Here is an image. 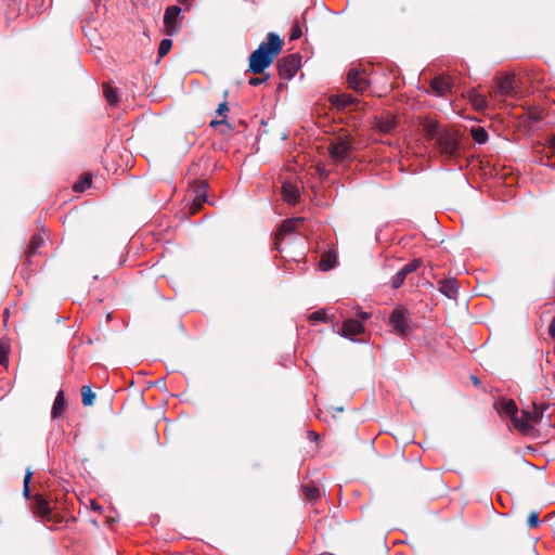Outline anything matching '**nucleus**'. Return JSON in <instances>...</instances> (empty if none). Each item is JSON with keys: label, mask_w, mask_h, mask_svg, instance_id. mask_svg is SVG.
<instances>
[{"label": "nucleus", "mask_w": 555, "mask_h": 555, "mask_svg": "<svg viewBox=\"0 0 555 555\" xmlns=\"http://www.w3.org/2000/svg\"><path fill=\"white\" fill-rule=\"evenodd\" d=\"M31 509L35 515L44 519H49L51 509L48 501L40 494H36L33 499Z\"/></svg>", "instance_id": "nucleus-15"}, {"label": "nucleus", "mask_w": 555, "mask_h": 555, "mask_svg": "<svg viewBox=\"0 0 555 555\" xmlns=\"http://www.w3.org/2000/svg\"><path fill=\"white\" fill-rule=\"evenodd\" d=\"M452 79L449 76L435 77L430 82L431 91L438 96L447 95L452 89Z\"/></svg>", "instance_id": "nucleus-14"}, {"label": "nucleus", "mask_w": 555, "mask_h": 555, "mask_svg": "<svg viewBox=\"0 0 555 555\" xmlns=\"http://www.w3.org/2000/svg\"><path fill=\"white\" fill-rule=\"evenodd\" d=\"M302 489L305 496L310 501H315L320 496V490L315 486L306 485Z\"/></svg>", "instance_id": "nucleus-29"}, {"label": "nucleus", "mask_w": 555, "mask_h": 555, "mask_svg": "<svg viewBox=\"0 0 555 555\" xmlns=\"http://www.w3.org/2000/svg\"><path fill=\"white\" fill-rule=\"evenodd\" d=\"M494 408L501 416L511 418L513 426L516 428V421H520V414L514 400L501 398L494 403Z\"/></svg>", "instance_id": "nucleus-8"}, {"label": "nucleus", "mask_w": 555, "mask_h": 555, "mask_svg": "<svg viewBox=\"0 0 555 555\" xmlns=\"http://www.w3.org/2000/svg\"><path fill=\"white\" fill-rule=\"evenodd\" d=\"M222 122H223V120H219V121H218V120H212V121L210 122V125L214 127V126L219 125V124H222Z\"/></svg>", "instance_id": "nucleus-45"}, {"label": "nucleus", "mask_w": 555, "mask_h": 555, "mask_svg": "<svg viewBox=\"0 0 555 555\" xmlns=\"http://www.w3.org/2000/svg\"><path fill=\"white\" fill-rule=\"evenodd\" d=\"M459 138L455 132L443 130L436 138V147L444 158H452L459 154Z\"/></svg>", "instance_id": "nucleus-5"}, {"label": "nucleus", "mask_w": 555, "mask_h": 555, "mask_svg": "<svg viewBox=\"0 0 555 555\" xmlns=\"http://www.w3.org/2000/svg\"><path fill=\"white\" fill-rule=\"evenodd\" d=\"M65 410V398L64 392L60 390L54 399L52 410H51V416L52 418L60 417Z\"/></svg>", "instance_id": "nucleus-21"}, {"label": "nucleus", "mask_w": 555, "mask_h": 555, "mask_svg": "<svg viewBox=\"0 0 555 555\" xmlns=\"http://www.w3.org/2000/svg\"><path fill=\"white\" fill-rule=\"evenodd\" d=\"M420 126L422 128L424 135L428 140L436 139L439 135V133L443 131L440 129L439 124L431 118L422 119Z\"/></svg>", "instance_id": "nucleus-16"}, {"label": "nucleus", "mask_w": 555, "mask_h": 555, "mask_svg": "<svg viewBox=\"0 0 555 555\" xmlns=\"http://www.w3.org/2000/svg\"><path fill=\"white\" fill-rule=\"evenodd\" d=\"M420 264H421V260L414 259V260L410 261L409 263L404 264L401 268V270L405 273V275H409L410 273L416 271L417 268L420 267Z\"/></svg>", "instance_id": "nucleus-32"}, {"label": "nucleus", "mask_w": 555, "mask_h": 555, "mask_svg": "<svg viewBox=\"0 0 555 555\" xmlns=\"http://www.w3.org/2000/svg\"><path fill=\"white\" fill-rule=\"evenodd\" d=\"M439 291L449 299H455L459 294V285L455 279H446L439 283Z\"/></svg>", "instance_id": "nucleus-17"}, {"label": "nucleus", "mask_w": 555, "mask_h": 555, "mask_svg": "<svg viewBox=\"0 0 555 555\" xmlns=\"http://www.w3.org/2000/svg\"><path fill=\"white\" fill-rule=\"evenodd\" d=\"M335 261H336V257L333 254H331V253L324 254L319 263L320 269L322 271H328L334 267Z\"/></svg>", "instance_id": "nucleus-24"}, {"label": "nucleus", "mask_w": 555, "mask_h": 555, "mask_svg": "<svg viewBox=\"0 0 555 555\" xmlns=\"http://www.w3.org/2000/svg\"><path fill=\"white\" fill-rule=\"evenodd\" d=\"M325 312L322 311V310H319V311H314L313 313H311L310 315V319L312 321H320V322H324L325 321Z\"/></svg>", "instance_id": "nucleus-37"}, {"label": "nucleus", "mask_w": 555, "mask_h": 555, "mask_svg": "<svg viewBox=\"0 0 555 555\" xmlns=\"http://www.w3.org/2000/svg\"><path fill=\"white\" fill-rule=\"evenodd\" d=\"M472 379H473L475 385L479 384V379L476 376H472Z\"/></svg>", "instance_id": "nucleus-46"}, {"label": "nucleus", "mask_w": 555, "mask_h": 555, "mask_svg": "<svg viewBox=\"0 0 555 555\" xmlns=\"http://www.w3.org/2000/svg\"><path fill=\"white\" fill-rule=\"evenodd\" d=\"M370 318H371V313L370 312L361 311V312L358 313V320H360L361 322L366 321Z\"/></svg>", "instance_id": "nucleus-41"}, {"label": "nucleus", "mask_w": 555, "mask_h": 555, "mask_svg": "<svg viewBox=\"0 0 555 555\" xmlns=\"http://www.w3.org/2000/svg\"><path fill=\"white\" fill-rule=\"evenodd\" d=\"M548 334L552 338L555 339V317L552 319V321L548 325Z\"/></svg>", "instance_id": "nucleus-40"}, {"label": "nucleus", "mask_w": 555, "mask_h": 555, "mask_svg": "<svg viewBox=\"0 0 555 555\" xmlns=\"http://www.w3.org/2000/svg\"><path fill=\"white\" fill-rule=\"evenodd\" d=\"M472 137L478 144H483L488 141V132L482 127H476L472 129Z\"/></svg>", "instance_id": "nucleus-25"}, {"label": "nucleus", "mask_w": 555, "mask_h": 555, "mask_svg": "<svg viewBox=\"0 0 555 555\" xmlns=\"http://www.w3.org/2000/svg\"><path fill=\"white\" fill-rule=\"evenodd\" d=\"M302 222H304L302 218H293V219H287V220L283 221V223L281 224V228L279 230V233L276 234V237H275V248L278 250H282L281 249L282 240L286 235L294 233L298 229V227L300 224H302Z\"/></svg>", "instance_id": "nucleus-11"}, {"label": "nucleus", "mask_w": 555, "mask_h": 555, "mask_svg": "<svg viewBox=\"0 0 555 555\" xmlns=\"http://www.w3.org/2000/svg\"><path fill=\"white\" fill-rule=\"evenodd\" d=\"M518 91L515 86L514 75H504L495 78V83L490 92V99L500 103L505 101L507 98H517Z\"/></svg>", "instance_id": "nucleus-3"}, {"label": "nucleus", "mask_w": 555, "mask_h": 555, "mask_svg": "<svg viewBox=\"0 0 555 555\" xmlns=\"http://www.w3.org/2000/svg\"><path fill=\"white\" fill-rule=\"evenodd\" d=\"M180 14H181V9L177 5H170L166 9L165 14H164V25H165L167 34L169 36H173L179 31Z\"/></svg>", "instance_id": "nucleus-9"}, {"label": "nucleus", "mask_w": 555, "mask_h": 555, "mask_svg": "<svg viewBox=\"0 0 555 555\" xmlns=\"http://www.w3.org/2000/svg\"><path fill=\"white\" fill-rule=\"evenodd\" d=\"M282 195L285 202L295 204L299 198V190L295 184L284 182L282 185Z\"/></svg>", "instance_id": "nucleus-19"}, {"label": "nucleus", "mask_w": 555, "mask_h": 555, "mask_svg": "<svg viewBox=\"0 0 555 555\" xmlns=\"http://www.w3.org/2000/svg\"><path fill=\"white\" fill-rule=\"evenodd\" d=\"M332 103L339 109L347 108L357 103V99L351 94H337L332 98Z\"/></svg>", "instance_id": "nucleus-20"}, {"label": "nucleus", "mask_w": 555, "mask_h": 555, "mask_svg": "<svg viewBox=\"0 0 555 555\" xmlns=\"http://www.w3.org/2000/svg\"><path fill=\"white\" fill-rule=\"evenodd\" d=\"M388 325L400 337H405L410 332L409 311L402 307L393 309L389 317Z\"/></svg>", "instance_id": "nucleus-6"}, {"label": "nucleus", "mask_w": 555, "mask_h": 555, "mask_svg": "<svg viewBox=\"0 0 555 555\" xmlns=\"http://www.w3.org/2000/svg\"><path fill=\"white\" fill-rule=\"evenodd\" d=\"M8 315H9V310H8V309H5V311H4V317H8Z\"/></svg>", "instance_id": "nucleus-48"}, {"label": "nucleus", "mask_w": 555, "mask_h": 555, "mask_svg": "<svg viewBox=\"0 0 555 555\" xmlns=\"http://www.w3.org/2000/svg\"><path fill=\"white\" fill-rule=\"evenodd\" d=\"M92 180L90 176H83L81 177L75 184H74V191L77 193H81L86 191L88 188L91 186Z\"/></svg>", "instance_id": "nucleus-27"}, {"label": "nucleus", "mask_w": 555, "mask_h": 555, "mask_svg": "<svg viewBox=\"0 0 555 555\" xmlns=\"http://www.w3.org/2000/svg\"><path fill=\"white\" fill-rule=\"evenodd\" d=\"M310 437L313 438V439H317L318 438V435H315L313 431H310L309 433Z\"/></svg>", "instance_id": "nucleus-47"}, {"label": "nucleus", "mask_w": 555, "mask_h": 555, "mask_svg": "<svg viewBox=\"0 0 555 555\" xmlns=\"http://www.w3.org/2000/svg\"><path fill=\"white\" fill-rule=\"evenodd\" d=\"M528 118L533 122H539L540 120H542L543 115L540 109L534 108L528 112Z\"/></svg>", "instance_id": "nucleus-33"}, {"label": "nucleus", "mask_w": 555, "mask_h": 555, "mask_svg": "<svg viewBox=\"0 0 555 555\" xmlns=\"http://www.w3.org/2000/svg\"><path fill=\"white\" fill-rule=\"evenodd\" d=\"M206 202V194L203 190H197V193H196V196H195V199H194V204L196 206H201L202 203Z\"/></svg>", "instance_id": "nucleus-36"}, {"label": "nucleus", "mask_w": 555, "mask_h": 555, "mask_svg": "<svg viewBox=\"0 0 555 555\" xmlns=\"http://www.w3.org/2000/svg\"><path fill=\"white\" fill-rule=\"evenodd\" d=\"M23 494H24V496H25L26 499H29V498H30V489H29V486L24 485Z\"/></svg>", "instance_id": "nucleus-43"}, {"label": "nucleus", "mask_w": 555, "mask_h": 555, "mask_svg": "<svg viewBox=\"0 0 555 555\" xmlns=\"http://www.w3.org/2000/svg\"><path fill=\"white\" fill-rule=\"evenodd\" d=\"M396 126V117L390 114L375 116L373 118V128L382 133H390Z\"/></svg>", "instance_id": "nucleus-13"}, {"label": "nucleus", "mask_w": 555, "mask_h": 555, "mask_svg": "<svg viewBox=\"0 0 555 555\" xmlns=\"http://www.w3.org/2000/svg\"><path fill=\"white\" fill-rule=\"evenodd\" d=\"M408 275L400 269L392 278H391V287L397 289L399 288L405 281Z\"/></svg>", "instance_id": "nucleus-30"}, {"label": "nucleus", "mask_w": 555, "mask_h": 555, "mask_svg": "<svg viewBox=\"0 0 555 555\" xmlns=\"http://www.w3.org/2000/svg\"><path fill=\"white\" fill-rule=\"evenodd\" d=\"M467 96H468V100H469L470 104L476 109L483 111V109H487L489 107L488 99L486 98V95L480 93L477 89L469 90L468 93H467Z\"/></svg>", "instance_id": "nucleus-18"}, {"label": "nucleus", "mask_w": 555, "mask_h": 555, "mask_svg": "<svg viewBox=\"0 0 555 555\" xmlns=\"http://www.w3.org/2000/svg\"><path fill=\"white\" fill-rule=\"evenodd\" d=\"M81 396L83 405H92L95 395L89 386H82Z\"/></svg>", "instance_id": "nucleus-28"}, {"label": "nucleus", "mask_w": 555, "mask_h": 555, "mask_svg": "<svg viewBox=\"0 0 555 555\" xmlns=\"http://www.w3.org/2000/svg\"><path fill=\"white\" fill-rule=\"evenodd\" d=\"M301 35L302 31L300 25L298 23L294 24L289 36L291 40H297L301 37Z\"/></svg>", "instance_id": "nucleus-35"}, {"label": "nucleus", "mask_w": 555, "mask_h": 555, "mask_svg": "<svg viewBox=\"0 0 555 555\" xmlns=\"http://www.w3.org/2000/svg\"><path fill=\"white\" fill-rule=\"evenodd\" d=\"M269 79V76H266V77H251L249 80H248V85L249 86H259L263 82H266L267 80Z\"/></svg>", "instance_id": "nucleus-38"}, {"label": "nucleus", "mask_w": 555, "mask_h": 555, "mask_svg": "<svg viewBox=\"0 0 555 555\" xmlns=\"http://www.w3.org/2000/svg\"><path fill=\"white\" fill-rule=\"evenodd\" d=\"M11 345L8 338L0 339V364L8 366Z\"/></svg>", "instance_id": "nucleus-22"}, {"label": "nucleus", "mask_w": 555, "mask_h": 555, "mask_svg": "<svg viewBox=\"0 0 555 555\" xmlns=\"http://www.w3.org/2000/svg\"><path fill=\"white\" fill-rule=\"evenodd\" d=\"M171 47H172V41L170 39H167V38L163 39L158 47V56L162 59L165 55H167L168 52L170 51Z\"/></svg>", "instance_id": "nucleus-31"}, {"label": "nucleus", "mask_w": 555, "mask_h": 555, "mask_svg": "<svg viewBox=\"0 0 555 555\" xmlns=\"http://www.w3.org/2000/svg\"><path fill=\"white\" fill-rule=\"evenodd\" d=\"M364 332L363 323L358 319H347L343 322L339 330V334L346 338L354 340V336H358Z\"/></svg>", "instance_id": "nucleus-12"}, {"label": "nucleus", "mask_w": 555, "mask_h": 555, "mask_svg": "<svg viewBox=\"0 0 555 555\" xmlns=\"http://www.w3.org/2000/svg\"><path fill=\"white\" fill-rule=\"evenodd\" d=\"M547 406L543 404L533 403L532 410H521L520 421H516V429L521 434H530L535 425H539L543 421L544 411Z\"/></svg>", "instance_id": "nucleus-2"}, {"label": "nucleus", "mask_w": 555, "mask_h": 555, "mask_svg": "<svg viewBox=\"0 0 555 555\" xmlns=\"http://www.w3.org/2000/svg\"><path fill=\"white\" fill-rule=\"evenodd\" d=\"M300 66V56L298 54H291L282 57L278 62L279 75L281 78L289 80L297 73Z\"/></svg>", "instance_id": "nucleus-7"}, {"label": "nucleus", "mask_w": 555, "mask_h": 555, "mask_svg": "<svg viewBox=\"0 0 555 555\" xmlns=\"http://www.w3.org/2000/svg\"><path fill=\"white\" fill-rule=\"evenodd\" d=\"M352 142L348 134L335 138L328 145V153L333 162L343 163L351 158Z\"/></svg>", "instance_id": "nucleus-4"}, {"label": "nucleus", "mask_w": 555, "mask_h": 555, "mask_svg": "<svg viewBox=\"0 0 555 555\" xmlns=\"http://www.w3.org/2000/svg\"><path fill=\"white\" fill-rule=\"evenodd\" d=\"M31 476H33V473H31V470L28 468V469L26 470V474H25V477H24V485L29 486V482H30Z\"/></svg>", "instance_id": "nucleus-42"}, {"label": "nucleus", "mask_w": 555, "mask_h": 555, "mask_svg": "<svg viewBox=\"0 0 555 555\" xmlns=\"http://www.w3.org/2000/svg\"><path fill=\"white\" fill-rule=\"evenodd\" d=\"M103 93L107 102L112 105L118 102V95L114 88H112L108 83L103 85Z\"/></svg>", "instance_id": "nucleus-26"}, {"label": "nucleus", "mask_w": 555, "mask_h": 555, "mask_svg": "<svg viewBox=\"0 0 555 555\" xmlns=\"http://www.w3.org/2000/svg\"><path fill=\"white\" fill-rule=\"evenodd\" d=\"M281 38L274 33H269L267 36V41L261 42L259 47L250 54L249 70L253 74L262 73L272 64L274 57L281 52Z\"/></svg>", "instance_id": "nucleus-1"}, {"label": "nucleus", "mask_w": 555, "mask_h": 555, "mask_svg": "<svg viewBox=\"0 0 555 555\" xmlns=\"http://www.w3.org/2000/svg\"><path fill=\"white\" fill-rule=\"evenodd\" d=\"M44 244V237L41 234H35L33 235L28 250H27V257L30 258L34 255H36L37 250Z\"/></svg>", "instance_id": "nucleus-23"}, {"label": "nucleus", "mask_w": 555, "mask_h": 555, "mask_svg": "<svg viewBox=\"0 0 555 555\" xmlns=\"http://www.w3.org/2000/svg\"><path fill=\"white\" fill-rule=\"evenodd\" d=\"M527 524L531 528L538 527L540 524L539 514L537 512H531L528 516Z\"/></svg>", "instance_id": "nucleus-34"}, {"label": "nucleus", "mask_w": 555, "mask_h": 555, "mask_svg": "<svg viewBox=\"0 0 555 555\" xmlns=\"http://www.w3.org/2000/svg\"><path fill=\"white\" fill-rule=\"evenodd\" d=\"M229 111V107H228V103L227 102H222L219 104L218 108H217V113L219 115H224L225 112Z\"/></svg>", "instance_id": "nucleus-39"}, {"label": "nucleus", "mask_w": 555, "mask_h": 555, "mask_svg": "<svg viewBox=\"0 0 555 555\" xmlns=\"http://www.w3.org/2000/svg\"><path fill=\"white\" fill-rule=\"evenodd\" d=\"M347 81L349 87L357 92H363L370 85L365 73L357 68H352L348 72Z\"/></svg>", "instance_id": "nucleus-10"}, {"label": "nucleus", "mask_w": 555, "mask_h": 555, "mask_svg": "<svg viewBox=\"0 0 555 555\" xmlns=\"http://www.w3.org/2000/svg\"><path fill=\"white\" fill-rule=\"evenodd\" d=\"M550 149L555 153V135L551 139Z\"/></svg>", "instance_id": "nucleus-44"}]
</instances>
